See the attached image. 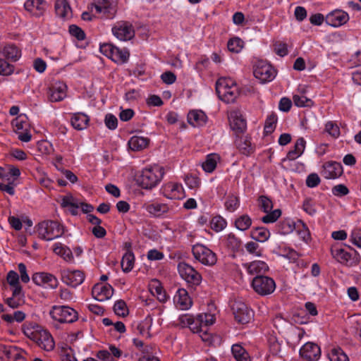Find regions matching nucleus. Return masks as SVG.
<instances>
[{"label":"nucleus","instance_id":"obj_47","mask_svg":"<svg viewBox=\"0 0 361 361\" xmlns=\"http://www.w3.org/2000/svg\"><path fill=\"white\" fill-rule=\"evenodd\" d=\"M210 224L212 230L219 232L226 228L227 223L223 217L217 216L212 218Z\"/></svg>","mask_w":361,"mask_h":361},{"label":"nucleus","instance_id":"obj_6","mask_svg":"<svg viewBox=\"0 0 361 361\" xmlns=\"http://www.w3.org/2000/svg\"><path fill=\"white\" fill-rule=\"evenodd\" d=\"M259 207L267 214L262 218V221L264 224H271L276 222L281 215L280 209H273V202L270 198L265 195H261L258 198Z\"/></svg>","mask_w":361,"mask_h":361},{"label":"nucleus","instance_id":"obj_35","mask_svg":"<svg viewBox=\"0 0 361 361\" xmlns=\"http://www.w3.org/2000/svg\"><path fill=\"white\" fill-rule=\"evenodd\" d=\"M54 252L60 255L66 262H72L73 255L71 250L67 246L63 245L61 243H56L54 247Z\"/></svg>","mask_w":361,"mask_h":361},{"label":"nucleus","instance_id":"obj_37","mask_svg":"<svg viewBox=\"0 0 361 361\" xmlns=\"http://www.w3.org/2000/svg\"><path fill=\"white\" fill-rule=\"evenodd\" d=\"M231 352L237 361H250L247 351L239 344L232 345Z\"/></svg>","mask_w":361,"mask_h":361},{"label":"nucleus","instance_id":"obj_32","mask_svg":"<svg viewBox=\"0 0 361 361\" xmlns=\"http://www.w3.org/2000/svg\"><path fill=\"white\" fill-rule=\"evenodd\" d=\"M150 292L161 302H165L168 299L165 290L158 280L152 281V283L150 285Z\"/></svg>","mask_w":361,"mask_h":361},{"label":"nucleus","instance_id":"obj_24","mask_svg":"<svg viewBox=\"0 0 361 361\" xmlns=\"http://www.w3.org/2000/svg\"><path fill=\"white\" fill-rule=\"evenodd\" d=\"M247 271L250 275L257 276L266 273L269 270L268 265L263 261L256 260L250 263L243 264Z\"/></svg>","mask_w":361,"mask_h":361},{"label":"nucleus","instance_id":"obj_13","mask_svg":"<svg viewBox=\"0 0 361 361\" xmlns=\"http://www.w3.org/2000/svg\"><path fill=\"white\" fill-rule=\"evenodd\" d=\"M112 33L121 41H128L135 36L133 25L128 21H119L112 27Z\"/></svg>","mask_w":361,"mask_h":361},{"label":"nucleus","instance_id":"obj_20","mask_svg":"<svg viewBox=\"0 0 361 361\" xmlns=\"http://www.w3.org/2000/svg\"><path fill=\"white\" fill-rule=\"evenodd\" d=\"M92 293L96 300L105 301L111 298L114 293V288L108 283L105 285L97 283L93 286Z\"/></svg>","mask_w":361,"mask_h":361},{"label":"nucleus","instance_id":"obj_42","mask_svg":"<svg viewBox=\"0 0 361 361\" xmlns=\"http://www.w3.org/2000/svg\"><path fill=\"white\" fill-rule=\"evenodd\" d=\"M277 116L274 113H271L267 118L264 128L265 135H270L274 131L277 123Z\"/></svg>","mask_w":361,"mask_h":361},{"label":"nucleus","instance_id":"obj_58","mask_svg":"<svg viewBox=\"0 0 361 361\" xmlns=\"http://www.w3.org/2000/svg\"><path fill=\"white\" fill-rule=\"evenodd\" d=\"M332 193L337 197H342L349 193L348 188L343 184H338L333 187Z\"/></svg>","mask_w":361,"mask_h":361},{"label":"nucleus","instance_id":"obj_25","mask_svg":"<svg viewBox=\"0 0 361 361\" xmlns=\"http://www.w3.org/2000/svg\"><path fill=\"white\" fill-rule=\"evenodd\" d=\"M207 120L206 114L201 110H192L188 114V122L193 127L205 125Z\"/></svg>","mask_w":361,"mask_h":361},{"label":"nucleus","instance_id":"obj_61","mask_svg":"<svg viewBox=\"0 0 361 361\" xmlns=\"http://www.w3.org/2000/svg\"><path fill=\"white\" fill-rule=\"evenodd\" d=\"M326 131L334 137H337L340 135V129L336 124L332 122H328L325 126Z\"/></svg>","mask_w":361,"mask_h":361},{"label":"nucleus","instance_id":"obj_43","mask_svg":"<svg viewBox=\"0 0 361 361\" xmlns=\"http://www.w3.org/2000/svg\"><path fill=\"white\" fill-rule=\"evenodd\" d=\"M330 361H349L347 355L340 348H333L328 355Z\"/></svg>","mask_w":361,"mask_h":361},{"label":"nucleus","instance_id":"obj_2","mask_svg":"<svg viewBox=\"0 0 361 361\" xmlns=\"http://www.w3.org/2000/svg\"><path fill=\"white\" fill-rule=\"evenodd\" d=\"M164 175V169L159 165H154L142 171L137 178V183L144 189L149 190L158 185Z\"/></svg>","mask_w":361,"mask_h":361},{"label":"nucleus","instance_id":"obj_3","mask_svg":"<svg viewBox=\"0 0 361 361\" xmlns=\"http://www.w3.org/2000/svg\"><path fill=\"white\" fill-rule=\"evenodd\" d=\"M25 334L46 351H51L55 347L54 338L50 333L37 324H34L31 329L27 328Z\"/></svg>","mask_w":361,"mask_h":361},{"label":"nucleus","instance_id":"obj_1","mask_svg":"<svg viewBox=\"0 0 361 361\" xmlns=\"http://www.w3.org/2000/svg\"><path fill=\"white\" fill-rule=\"evenodd\" d=\"M218 97L225 103H233L239 96L236 83L230 78H221L216 82Z\"/></svg>","mask_w":361,"mask_h":361},{"label":"nucleus","instance_id":"obj_31","mask_svg":"<svg viewBox=\"0 0 361 361\" xmlns=\"http://www.w3.org/2000/svg\"><path fill=\"white\" fill-rule=\"evenodd\" d=\"M147 212L150 214L159 217L169 212V207L166 204L162 203H152L145 206Z\"/></svg>","mask_w":361,"mask_h":361},{"label":"nucleus","instance_id":"obj_8","mask_svg":"<svg viewBox=\"0 0 361 361\" xmlns=\"http://www.w3.org/2000/svg\"><path fill=\"white\" fill-rule=\"evenodd\" d=\"M192 252L194 257L204 265L213 266L216 262V254L202 244L193 245Z\"/></svg>","mask_w":361,"mask_h":361},{"label":"nucleus","instance_id":"obj_51","mask_svg":"<svg viewBox=\"0 0 361 361\" xmlns=\"http://www.w3.org/2000/svg\"><path fill=\"white\" fill-rule=\"evenodd\" d=\"M293 103L298 107L310 106L312 102L305 96L295 94L293 97Z\"/></svg>","mask_w":361,"mask_h":361},{"label":"nucleus","instance_id":"obj_15","mask_svg":"<svg viewBox=\"0 0 361 361\" xmlns=\"http://www.w3.org/2000/svg\"><path fill=\"white\" fill-rule=\"evenodd\" d=\"M67 86L65 83L58 81L52 84L47 90L49 102L62 101L66 97Z\"/></svg>","mask_w":361,"mask_h":361},{"label":"nucleus","instance_id":"obj_50","mask_svg":"<svg viewBox=\"0 0 361 361\" xmlns=\"http://www.w3.org/2000/svg\"><path fill=\"white\" fill-rule=\"evenodd\" d=\"M69 33L78 40L82 41L85 39V32L76 25H71L68 29Z\"/></svg>","mask_w":361,"mask_h":361},{"label":"nucleus","instance_id":"obj_45","mask_svg":"<svg viewBox=\"0 0 361 361\" xmlns=\"http://www.w3.org/2000/svg\"><path fill=\"white\" fill-rule=\"evenodd\" d=\"M207 315L198 314L196 318L194 317L189 329L193 332L200 334L202 331L203 318H207Z\"/></svg>","mask_w":361,"mask_h":361},{"label":"nucleus","instance_id":"obj_38","mask_svg":"<svg viewBox=\"0 0 361 361\" xmlns=\"http://www.w3.org/2000/svg\"><path fill=\"white\" fill-rule=\"evenodd\" d=\"M295 228V223L290 219H286L280 221L276 226L277 232L282 235L290 233Z\"/></svg>","mask_w":361,"mask_h":361},{"label":"nucleus","instance_id":"obj_62","mask_svg":"<svg viewBox=\"0 0 361 361\" xmlns=\"http://www.w3.org/2000/svg\"><path fill=\"white\" fill-rule=\"evenodd\" d=\"M185 181L186 185L190 189L196 188L199 187V185L200 184V179L197 177L192 176V175L186 176V177L185 178Z\"/></svg>","mask_w":361,"mask_h":361},{"label":"nucleus","instance_id":"obj_11","mask_svg":"<svg viewBox=\"0 0 361 361\" xmlns=\"http://www.w3.org/2000/svg\"><path fill=\"white\" fill-rule=\"evenodd\" d=\"M231 308L235 321L240 324H247L253 317V311L241 301H234Z\"/></svg>","mask_w":361,"mask_h":361},{"label":"nucleus","instance_id":"obj_23","mask_svg":"<svg viewBox=\"0 0 361 361\" xmlns=\"http://www.w3.org/2000/svg\"><path fill=\"white\" fill-rule=\"evenodd\" d=\"M235 145L240 152L244 155L249 156L254 152L255 147L252 145L250 139L247 136L237 135Z\"/></svg>","mask_w":361,"mask_h":361},{"label":"nucleus","instance_id":"obj_26","mask_svg":"<svg viewBox=\"0 0 361 361\" xmlns=\"http://www.w3.org/2000/svg\"><path fill=\"white\" fill-rule=\"evenodd\" d=\"M174 302L181 310H187L190 307L192 300L188 295V291L183 288H179L174 296Z\"/></svg>","mask_w":361,"mask_h":361},{"label":"nucleus","instance_id":"obj_40","mask_svg":"<svg viewBox=\"0 0 361 361\" xmlns=\"http://www.w3.org/2000/svg\"><path fill=\"white\" fill-rule=\"evenodd\" d=\"M251 225L252 219L247 214H243L235 221V226L243 231L247 230Z\"/></svg>","mask_w":361,"mask_h":361},{"label":"nucleus","instance_id":"obj_22","mask_svg":"<svg viewBox=\"0 0 361 361\" xmlns=\"http://www.w3.org/2000/svg\"><path fill=\"white\" fill-rule=\"evenodd\" d=\"M47 3L44 0H27L24 4L25 9L36 17L43 15Z\"/></svg>","mask_w":361,"mask_h":361},{"label":"nucleus","instance_id":"obj_56","mask_svg":"<svg viewBox=\"0 0 361 361\" xmlns=\"http://www.w3.org/2000/svg\"><path fill=\"white\" fill-rule=\"evenodd\" d=\"M104 122L106 126L110 130H114L117 128L118 119L111 114H107L106 115Z\"/></svg>","mask_w":361,"mask_h":361},{"label":"nucleus","instance_id":"obj_34","mask_svg":"<svg viewBox=\"0 0 361 361\" xmlns=\"http://www.w3.org/2000/svg\"><path fill=\"white\" fill-rule=\"evenodd\" d=\"M135 256L131 250L127 251L123 256L121 259V268L123 272H130L134 266Z\"/></svg>","mask_w":361,"mask_h":361},{"label":"nucleus","instance_id":"obj_7","mask_svg":"<svg viewBox=\"0 0 361 361\" xmlns=\"http://www.w3.org/2000/svg\"><path fill=\"white\" fill-rule=\"evenodd\" d=\"M49 314L60 323H73L78 318V312L68 306H54Z\"/></svg>","mask_w":361,"mask_h":361},{"label":"nucleus","instance_id":"obj_48","mask_svg":"<svg viewBox=\"0 0 361 361\" xmlns=\"http://www.w3.org/2000/svg\"><path fill=\"white\" fill-rule=\"evenodd\" d=\"M114 311L119 317H126L128 314V310L126 303L123 300L116 301L114 306Z\"/></svg>","mask_w":361,"mask_h":361},{"label":"nucleus","instance_id":"obj_44","mask_svg":"<svg viewBox=\"0 0 361 361\" xmlns=\"http://www.w3.org/2000/svg\"><path fill=\"white\" fill-rule=\"evenodd\" d=\"M170 189L171 199H180L184 197L183 188L181 184L177 183H170L168 185Z\"/></svg>","mask_w":361,"mask_h":361},{"label":"nucleus","instance_id":"obj_33","mask_svg":"<svg viewBox=\"0 0 361 361\" xmlns=\"http://www.w3.org/2000/svg\"><path fill=\"white\" fill-rule=\"evenodd\" d=\"M3 54L6 59L12 61H18L21 56L20 50L13 44L6 45L4 48Z\"/></svg>","mask_w":361,"mask_h":361},{"label":"nucleus","instance_id":"obj_27","mask_svg":"<svg viewBox=\"0 0 361 361\" xmlns=\"http://www.w3.org/2000/svg\"><path fill=\"white\" fill-rule=\"evenodd\" d=\"M54 8L56 16L63 19L72 13V9L67 0H56Z\"/></svg>","mask_w":361,"mask_h":361},{"label":"nucleus","instance_id":"obj_21","mask_svg":"<svg viewBox=\"0 0 361 361\" xmlns=\"http://www.w3.org/2000/svg\"><path fill=\"white\" fill-rule=\"evenodd\" d=\"M348 20V14L341 10L332 11L326 16L325 19V22L332 27L341 26L346 23Z\"/></svg>","mask_w":361,"mask_h":361},{"label":"nucleus","instance_id":"obj_30","mask_svg":"<svg viewBox=\"0 0 361 361\" xmlns=\"http://www.w3.org/2000/svg\"><path fill=\"white\" fill-rule=\"evenodd\" d=\"M149 142L148 138L135 135L128 141V146L133 151H140L146 148Z\"/></svg>","mask_w":361,"mask_h":361},{"label":"nucleus","instance_id":"obj_14","mask_svg":"<svg viewBox=\"0 0 361 361\" xmlns=\"http://www.w3.org/2000/svg\"><path fill=\"white\" fill-rule=\"evenodd\" d=\"M61 280L66 285L75 288L85 280V274L80 270H63L61 271Z\"/></svg>","mask_w":361,"mask_h":361},{"label":"nucleus","instance_id":"obj_54","mask_svg":"<svg viewBox=\"0 0 361 361\" xmlns=\"http://www.w3.org/2000/svg\"><path fill=\"white\" fill-rule=\"evenodd\" d=\"M13 66L8 63L4 59H0V75H11L13 72Z\"/></svg>","mask_w":361,"mask_h":361},{"label":"nucleus","instance_id":"obj_36","mask_svg":"<svg viewBox=\"0 0 361 361\" xmlns=\"http://www.w3.org/2000/svg\"><path fill=\"white\" fill-rule=\"evenodd\" d=\"M250 236L257 241L264 242L270 237V232L264 227H257L251 231Z\"/></svg>","mask_w":361,"mask_h":361},{"label":"nucleus","instance_id":"obj_63","mask_svg":"<svg viewBox=\"0 0 361 361\" xmlns=\"http://www.w3.org/2000/svg\"><path fill=\"white\" fill-rule=\"evenodd\" d=\"M161 79L164 83L171 85L176 82V76L171 71H166L161 74Z\"/></svg>","mask_w":361,"mask_h":361},{"label":"nucleus","instance_id":"obj_49","mask_svg":"<svg viewBox=\"0 0 361 361\" xmlns=\"http://www.w3.org/2000/svg\"><path fill=\"white\" fill-rule=\"evenodd\" d=\"M243 42L238 37H235L228 42V49L233 53H238L243 48Z\"/></svg>","mask_w":361,"mask_h":361},{"label":"nucleus","instance_id":"obj_5","mask_svg":"<svg viewBox=\"0 0 361 361\" xmlns=\"http://www.w3.org/2000/svg\"><path fill=\"white\" fill-rule=\"evenodd\" d=\"M331 254L337 262L348 267L356 266L360 262V255L355 250L348 252L340 245L332 246Z\"/></svg>","mask_w":361,"mask_h":361},{"label":"nucleus","instance_id":"obj_46","mask_svg":"<svg viewBox=\"0 0 361 361\" xmlns=\"http://www.w3.org/2000/svg\"><path fill=\"white\" fill-rule=\"evenodd\" d=\"M226 245L233 252L238 251L241 247V240L233 233L227 235Z\"/></svg>","mask_w":361,"mask_h":361},{"label":"nucleus","instance_id":"obj_28","mask_svg":"<svg viewBox=\"0 0 361 361\" xmlns=\"http://www.w3.org/2000/svg\"><path fill=\"white\" fill-rule=\"evenodd\" d=\"M306 142L303 137H299L294 145V149L290 150L286 157L289 160H295L301 156L305 150Z\"/></svg>","mask_w":361,"mask_h":361},{"label":"nucleus","instance_id":"obj_55","mask_svg":"<svg viewBox=\"0 0 361 361\" xmlns=\"http://www.w3.org/2000/svg\"><path fill=\"white\" fill-rule=\"evenodd\" d=\"M302 209L305 212H307L310 216H314L317 213V209L315 208L314 203L310 198L306 199L304 201L302 204Z\"/></svg>","mask_w":361,"mask_h":361},{"label":"nucleus","instance_id":"obj_16","mask_svg":"<svg viewBox=\"0 0 361 361\" xmlns=\"http://www.w3.org/2000/svg\"><path fill=\"white\" fill-rule=\"evenodd\" d=\"M343 173L341 163L336 161H328L322 166V176L326 179H335L340 177Z\"/></svg>","mask_w":361,"mask_h":361},{"label":"nucleus","instance_id":"obj_12","mask_svg":"<svg viewBox=\"0 0 361 361\" xmlns=\"http://www.w3.org/2000/svg\"><path fill=\"white\" fill-rule=\"evenodd\" d=\"M276 73L275 69L264 61H259L254 67L253 74L262 83L273 80Z\"/></svg>","mask_w":361,"mask_h":361},{"label":"nucleus","instance_id":"obj_57","mask_svg":"<svg viewBox=\"0 0 361 361\" xmlns=\"http://www.w3.org/2000/svg\"><path fill=\"white\" fill-rule=\"evenodd\" d=\"M320 178L317 173H312L307 176L306 185L308 188H314L320 183Z\"/></svg>","mask_w":361,"mask_h":361},{"label":"nucleus","instance_id":"obj_17","mask_svg":"<svg viewBox=\"0 0 361 361\" xmlns=\"http://www.w3.org/2000/svg\"><path fill=\"white\" fill-rule=\"evenodd\" d=\"M32 280L36 285L44 288H55L58 286L57 279L49 273H35L32 275Z\"/></svg>","mask_w":361,"mask_h":361},{"label":"nucleus","instance_id":"obj_10","mask_svg":"<svg viewBox=\"0 0 361 361\" xmlns=\"http://www.w3.org/2000/svg\"><path fill=\"white\" fill-rule=\"evenodd\" d=\"M178 272L190 286H197L202 282L201 274L192 266L185 262H180L178 266Z\"/></svg>","mask_w":361,"mask_h":361},{"label":"nucleus","instance_id":"obj_39","mask_svg":"<svg viewBox=\"0 0 361 361\" xmlns=\"http://www.w3.org/2000/svg\"><path fill=\"white\" fill-rule=\"evenodd\" d=\"M218 159L219 157L216 154H208L202 164L203 170L207 173H212L216 167Z\"/></svg>","mask_w":361,"mask_h":361},{"label":"nucleus","instance_id":"obj_29","mask_svg":"<svg viewBox=\"0 0 361 361\" xmlns=\"http://www.w3.org/2000/svg\"><path fill=\"white\" fill-rule=\"evenodd\" d=\"M89 121V117L82 113L75 114L71 118V124L73 127L78 130L86 128Z\"/></svg>","mask_w":361,"mask_h":361},{"label":"nucleus","instance_id":"obj_19","mask_svg":"<svg viewBox=\"0 0 361 361\" xmlns=\"http://www.w3.org/2000/svg\"><path fill=\"white\" fill-rule=\"evenodd\" d=\"M300 355L308 361H317L320 357L321 350L316 343L307 342L300 348Z\"/></svg>","mask_w":361,"mask_h":361},{"label":"nucleus","instance_id":"obj_52","mask_svg":"<svg viewBox=\"0 0 361 361\" xmlns=\"http://www.w3.org/2000/svg\"><path fill=\"white\" fill-rule=\"evenodd\" d=\"M100 51L106 56L113 58L114 56V52H118V47L107 43L100 46Z\"/></svg>","mask_w":361,"mask_h":361},{"label":"nucleus","instance_id":"obj_9","mask_svg":"<svg viewBox=\"0 0 361 361\" xmlns=\"http://www.w3.org/2000/svg\"><path fill=\"white\" fill-rule=\"evenodd\" d=\"M252 287L256 293L266 295L274 292L276 288L274 281L263 275L256 276L252 281Z\"/></svg>","mask_w":361,"mask_h":361},{"label":"nucleus","instance_id":"obj_18","mask_svg":"<svg viewBox=\"0 0 361 361\" xmlns=\"http://www.w3.org/2000/svg\"><path fill=\"white\" fill-rule=\"evenodd\" d=\"M229 122L231 130L235 136L243 135L247 129L245 119L238 112H231L229 116Z\"/></svg>","mask_w":361,"mask_h":361},{"label":"nucleus","instance_id":"obj_60","mask_svg":"<svg viewBox=\"0 0 361 361\" xmlns=\"http://www.w3.org/2000/svg\"><path fill=\"white\" fill-rule=\"evenodd\" d=\"M12 125L16 130H23L26 126L25 116L20 115L12 121Z\"/></svg>","mask_w":361,"mask_h":361},{"label":"nucleus","instance_id":"obj_41","mask_svg":"<svg viewBox=\"0 0 361 361\" xmlns=\"http://www.w3.org/2000/svg\"><path fill=\"white\" fill-rule=\"evenodd\" d=\"M297 233L300 238L307 243L311 239L310 232L306 224L301 220L298 221L296 226Z\"/></svg>","mask_w":361,"mask_h":361},{"label":"nucleus","instance_id":"obj_59","mask_svg":"<svg viewBox=\"0 0 361 361\" xmlns=\"http://www.w3.org/2000/svg\"><path fill=\"white\" fill-rule=\"evenodd\" d=\"M246 250L257 257H261L262 253L261 250H258L259 245L257 243L250 241L245 244Z\"/></svg>","mask_w":361,"mask_h":361},{"label":"nucleus","instance_id":"obj_53","mask_svg":"<svg viewBox=\"0 0 361 361\" xmlns=\"http://www.w3.org/2000/svg\"><path fill=\"white\" fill-rule=\"evenodd\" d=\"M239 200L237 197L231 195L228 196L225 202V207L229 212H234L238 207Z\"/></svg>","mask_w":361,"mask_h":361},{"label":"nucleus","instance_id":"obj_64","mask_svg":"<svg viewBox=\"0 0 361 361\" xmlns=\"http://www.w3.org/2000/svg\"><path fill=\"white\" fill-rule=\"evenodd\" d=\"M292 106V102L287 97H283L281 99L279 104V109L283 112H288L290 111Z\"/></svg>","mask_w":361,"mask_h":361},{"label":"nucleus","instance_id":"obj_4","mask_svg":"<svg viewBox=\"0 0 361 361\" xmlns=\"http://www.w3.org/2000/svg\"><path fill=\"white\" fill-rule=\"evenodd\" d=\"M39 237L44 240L50 241L61 237L63 233V227L58 221L52 220L43 221L37 226Z\"/></svg>","mask_w":361,"mask_h":361}]
</instances>
